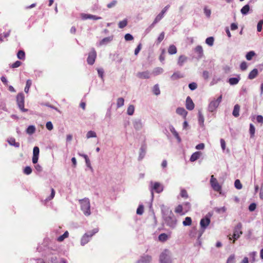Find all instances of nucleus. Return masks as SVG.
Listing matches in <instances>:
<instances>
[{
    "instance_id": "60",
    "label": "nucleus",
    "mask_w": 263,
    "mask_h": 263,
    "mask_svg": "<svg viewBox=\"0 0 263 263\" xmlns=\"http://www.w3.org/2000/svg\"><path fill=\"white\" fill-rule=\"evenodd\" d=\"M215 211L218 213L225 212L226 211V208L225 206H223L222 208H215Z\"/></svg>"
},
{
    "instance_id": "21",
    "label": "nucleus",
    "mask_w": 263,
    "mask_h": 263,
    "mask_svg": "<svg viewBox=\"0 0 263 263\" xmlns=\"http://www.w3.org/2000/svg\"><path fill=\"white\" fill-rule=\"evenodd\" d=\"M8 143L15 147H18L20 146V143L15 142V140L14 138H10L7 140Z\"/></svg>"
},
{
    "instance_id": "46",
    "label": "nucleus",
    "mask_w": 263,
    "mask_h": 263,
    "mask_svg": "<svg viewBox=\"0 0 263 263\" xmlns=\"http://www.w3.org/2000/svg\"><path fill=\"white\" fill-rule=\"evenodd\" d=\"M159 240L161 241H165L167 239V235L165 233H162L158 237Z\"/></svg>"
},
{
    "instance_id": "5",
    "label": "nucleus",
    "mask_w": 263,
    "mask_h": 263,
    "mask_svg": "<svg viewBox=\"0 0 263 263\" xmlns=\"http://www.w3.org/2000/svg\"><path fill=\"white\" fill-rule=\"evenodd\" d=\"M167 212L169 213V215L168 216H165L164 215V220L167 225L170 227H174L176 224V220L171 211L167 210Z\"/></svg>"
},
{
    "instance_id": "59",
    "label": "nucleus",
    "mask_w": 263,
    "mask_h": 263,
    "mask_svg": "<svg viewBox=\"0 0 263 263\" xmlns=\"http://www.w3.org/2000/svg\"><path fill=\"white\" fill-rule=\"evenodd\" d=\"M117 3V1L116 0H114L110 3L108 4L107 7L108 8H111L114 7Z\"/></svg>"
},
{
    "instance_id": "16",
    "label": "nucleus",
    "mask_w": 263,
    "mask_h": 263,
    "mask_svg": "<svg viewBox=\"0 0 263 263\" xmlns=\"http://www.w3.org/2000/svg\"><path fill=\"white\" fill-rule=\"evenodd\" d=\"M210 219L209 218L201 219L200 222L201 227L203 229H205L210 224Z\"/></svg>"
},
{
    "instance_id": "12",
    "label": "nucleus",
    "mask_w": 263,
    "mask_h": 263,
    "mask_svg": "<svg viewBox=\"0 0 263 263\" xmlns=\"http://www.w3.org/2000/svg\"><path fill=\"white\" fill-rule=\"evenodd\" d=\"M40 153L39 148L37 146H35L33 150V157H32V162L34 164L37 163L39 159V155Z\"/></svg>"
},
{
    "instance_id": "42",
    "label": "nucleus",
    "mask_w": 263,
    "mask_h": 263,
    "mask_svg": "<svg viewBox=\"0 0 263 263\" xmlns=\"http://www.w3.org/2000/svg\"><path fill=\"white\" fill-rule=\"evenodd\" d=\"M183 207L184 208V210L185 211V212H187L189 211L191 209V204L189 202H186L183 203L182 205Z\"/></svg>"
},
{
    "instance_id": "38",
    "label": "nucleus",
    "mask_w": 263,
    "mask_h": 263,
    "mask_svg": "<svg viewBox=\"0 0 263 263\" xmlns=\"http://www.w3.org/2000/svg\"><path fill=\"white\" fill-rule=\"evenodd\" d=\"M153 92L156 95H159L160 93V90L158 84H156L154 86L153 88Z\"/></svg>"
},
{
    "instance_id": "64",
    "label": "nucleus",
    "mask_w": 263,
    "mask_h": 263,
    "mask_svg": "<svg viewBox=\"0 0 263 263\" xmlns=\"http://www.w3.org/2000/svg\"><path fill=\"white\" fill-rule=\"evenodd\" d=\"M256 208V204H255V203H251V204L249 205V210H250V211L252 212V211H254L255 210Z\"/></svg>"
},
{
    "instance_id": "37",
    "label": "nucleus",
    "mask_w": 263,
    "mask_h": 263,
    "mask_svg": "<svg viewBox=\"0 0 263 263\" xmlns=\"http://www.w3.org/2000/svg\"><path fill=\"white\" fill-rule=\"evenodd\" d=\"M214 41V39L212 36L209 37L205 40L206 44H207L208 45H209L210 46H212L213 45Z\"/></svg>"
},
{
    "instance_id": "10",
    "label": "nucleus",
    "mask_w": 263,
    "mask_h": 263,
    "mask_svg": "<svg viewBox=\"0 0 263 263\" xmlns=\"http://www.w3.org/2000/svg\"><path fill=\"white\" fill-rule=\"evenodd\" d=\"M81 18L83 20H87V19H92L93 20H99L102 18L101 17L97 16L96 15L86 14V13H81L80 14Z\"/></svg>"
},
{
    "instance_id": "41",
    "label": "nucleus",
    "mask_w": 263,
    "mask_h": 263,
    "mask_svg": "<svg viewBox=\"0 0 263 263\" xmlns=\"http://www.w3.org/2000/svg\"><path fill=\"white\" fill-rule=\"evenodd\" d=\"M32 84L31 81L30 80H28L26 82V85L24 89V91L26 93H28L29 90V88Z\"/></svg>"
},
{
    "instance_id": "36",
    "label": "nucleus",
    "mask_w": 263,
    "mask_h": 263,
    "mask_svg": "<svg viewBox=\"0 0 263 263\" xmlns=\"http://www.w3.org/2000/svg\"><path fill=\"white\" fill-rule=\"evenodd\" d=\"M127 25V20L124 19L122 21H120L118 23V26L120 28H123L126 27Z\"/></svg>"
},
{
    "instance_id": "8",
    "label": "nucleus",
    "mask_w": 263,
    "mask_h": 263,
    "mask_svg": "<svg viewBox=\"0 0 263 263\" xmlns=\"http://www.w3.org/2000/svg\"><path fill=\"white\" fill-rule=\"evenodd\" d=\"M210 183L212 189L216 191L220 192L221 190V186L218 182V181L214 175H212L210 179Z\"/></svg>"
},
{
    "instance_id": "20",
    "label": "nucleus",
    "mask_w": 263,
    "mask_h": 263,
    "mask_svg": "<svg viewBox=\"0 0 263 263\" xmlns=\"http://www.w3.org/2000/svg\"><path fill=\"white\" fill-rule=\"evenodd\" d=\"M258 70L256 68H254L249 73L248 78L250 80L254 79L258 75Z\"/></svg>"
},
{
    "instance_id": "54",
    "label": "nucleus",
    "mask_w": 263,
    "mask_h": 263,
    "mask_svg": "<svg viewBox=\"0 0 263 263\" xmlns=\"http://www.w3.org/2000/svg\"><path fill=\"white\" fill-rule=\"evenodd\" d=\"M262 25H263V20H260L257 25V31L260 32L261 31Z\"/></svg>"
},
{
    "instance_id": "50",
    "label": "nucleus",
    "mask_w": 263,
    "mask_h": 263,
    "mask_svg": "<svg viewBox=\"0 0 263 263\" xmlns=\"http://www.w3.org/2000/svg\"><path fill=\"white\" fill-rule=\"evenodd\" d=\"M144 212V207L142 205H140L137 209V214L142 215Z\"/></svg>"
},
{
    "instance_id": "45",
    "label": "nucleus",
    "mask_w": 263,
    "mask_h": 263,
    "mask_svg": "<svg viewBox=\"0 0 263 263\" xmlns=\"http://www.w3.org/2000/svg\"><path fill=\"white\" fill-rule=\"evenodd\" d=\"M164 32H161L157 40V44H159L164 39Z\"/></svg>"
},
{
    "instance_id": "52",
    "label": "nucleus",
    "mask_w": 263,
    "mask_h": 263,
    "mask_svg": "<svg viewBox=\"0 0 263 263\" xmlns=\"http://www.w3.org/2000/svg\"><path fill=\"white\" fill-rule=\"evenodd\" d=\"M81 156H82L85 159L87 166L88 167H90V162L88 156L85 154L81 155Z\"/></svg>"
},
{
    "instance_id": "34",
    "label": "nucleus",
    "mask_w": 263,
    "mask_h": 263,
    "mask_svg": "<svg viewBox=\"0 0 263 263\" xmlns=\"http://www.w3.org/2000/svg\"><path fill=\"white\" fill-rule=\"evenodd\" d=\"M239 81V78H231L229 80V82L231 85H236L237 84Z\"/></svg>"
},
{
    "instance_id": "57",
    "label": "nucleus",
    "mask_w": 263,
    "mask_h": 263,
    "mask_svg": "<svg viewBox=\"0 0 263 263\" xmlns=\"http://www.w3.org/2000/svg\"><path fill=\"white\" fill-rule=\"evenodd\" d=\"M189 87L190 88V89L191 90H194L197 88V85L196 83L193 82V83L189 84Z\"/></svg>"
},
{
    "instance_id": "26",
    "label": "nucleus",
    "mask_w": 263,
    "mask_h": 263,
    "mask_svg": "<svg viewBox=\"0 0 263 263\" xmlns=\"http://www.w3.org/2000/svg\"><path fill=\"white\" fill-rule=\"evenodd\" d=\"M249 132L250 134V137L251 138H254L255 133V128L253 124H250Z\"/></svg>"
},
{
    "instance_id": "58",
    "label": "nucleus",
    "mask_w": 263,
    "mask_h": 263,
    "mask_svg": "<svg viewBox=\"0 0 263 263\" xmlns=\"http://www.w3.org/2000/svg\"><path fill=\"white\" fill-rule=\"evenodd\" d=\"M125 40L127 41H132L133 40V36L129 33H127L124 36Z\"/></svg>"
},
{
    "instance_id": "27",
    "label": "nucleus",
    "mask_w": 263,
    "mask_h": 263,
    "mask_svg": "<svg viewBox=\"0 0 263 263\" xmlns=\"http://www.w3.org/2000/svg\"><path fill=\"white\" fill-rule=\"evenodd\" d=\"M192 219L190 217H186L182 223L184 226H190L192 224Z\"/></svg>"
},
{
    "instance_id": "18",
    "label": "nucleus",
    "mask_w": 263,
    "mask_h": 263,
    "mask_svg": "<svg viewBox=\"0 0 263 263\" xmlns=\"http://www.w3.org/2000/svg\"><path fill=\"white\" fill-rule=\"evenodd\" d=\"M176 112L177 114L182 116L183 118H185L187 112L185 110V109L183 107H178L176 109Z\"/></svg>"
},
{
    "instance_id": "9",
    "label": "nucleus",
    "mask_w": 263,
    "mask_h": 263,
    "mask_svg": "<svg viewBox=\"0 0 263 263\" xmlns=\"http://www.w3.org/2000/svg\"><path fill=\"white\" fill-rule=\"evenodd\" d=\"M96 57V51L94 49H92L88 54V56L87 59V63L90 65H93L95 62Z\"/></svg>"
},
{
    "instance_id": "63",
    "label": "nucleus",
    "mask_w": 263,
    "mask_h": 263,
    "mask_svg": "<svg viewBox=\"0 0 263 263\" xmlns=\"http://www.w3.org/2000/svg\"><path fill=\"white\" fill-rule=\"evenodd\" d=\"M257 122L262 124L263 123V117L261 115H258L256 117Z\"/></svg>"
},
{
    "instance_id": "6",
    "label": "nucleus",
    "mask_w": 263,
    "mask_h": 263,
    "mask_svg": "<svg viewBox=\"0 0 263 263\" xmlns=\"http://www.w3.org/2000/svg\"><path fill=\"white\" fill-rule=\"evenodd\" d=\"M160 263H171L170 252L168 250H165L160 255Z\"/></svg>"
},
{
    "instance_id": "4",
    "label": "nucleus",
    "mask_w": 263,
    "mask_h": 263,
    "mask_svg": "<svg viewBox=\"0 0 263 263\" xmlns=\"http://www.w3.org/2000/svg\"><path fill=\"white\" fill-rule=\"evenodd\" d=\"M222 96L221 95L217 99L212 100L209 104L208 109L210 112H213L218 107L220 103L221 102Z\"/></svg>"
},
{
    "instance_id": "61",
    "label": "nucleus",
    "mask_w": 263,
    "mask_h": 263,
    "mask_svg": "<svg viewBox=\"0 0 263 263\" xmlns=\"http://www.w3.org/2000/svg\"><path fill=\"white\" fill-rule=\"evenodd\" d=\"M164 53H165V50L164 49H163L162 50V52H161V54L159 56V60L162 62L164 61V59H165V56H164Z\"/></svg>"
},
{
    "instance_id": "24",
    "label": "nucleus",
    "mask_w": 263,
    "mask_h": 263,
    "mask_svg": "<svg viewBox=\"0 0 263 263\" xmlns=\"http://www.w3.org/2000/svg\"><path fill=\"white\" fill-rule=\"evenodd\" d=\"M187 57L185 55H180L179 56L178 60V64L181 66L183 65V64L186 61Z\"/></svg>"
},
{
    "instance_id": "48",
    "label": "nucleus",
    "mask_w": 263,
    "mask_h": 263,
    "mask_svg": "<svg viewBox=\"0 0 263 263\" xmlns=\"http://www.w3.org/2000/svg\"><path fill=\"white\" fill-rule=\"evenodd\" d=\"M234 185L235 187L238 190L242 189V184L239 179H237L235 181Z\"/></svg>"
},
{
    "instance_id": "19",
    "label": "nucleus",
    "mask_w": 263,
    "mask_h": 263,
    "mask_svg": "<svg viewBox=\"0 0 263 263\" xmlns=\"http://www.w3.org/2000/svg\"><path fill=\"white\" fill-rule=\"evenodd\" d=\"M184 208L182 205L179 204L177 206L175 209V212L176 213H178L180 214L181 215H183L185 214V211L183 212Z\"/></svg>"
},
{
    "instance_id": "7",
    "label": "nucleus",
    "mask_w": 263,
    "mask_h": 263,
    "mask_svg": "<svg viewBox=\"0 0 263 263\" xmlns=\"http://www.w3.org/2000/svg\"><path fill=\"white\" fill-rule=\"evenodd\" d=\"M242 227V224L240 222H239L235 226L233 235V237L234 238L233 243H234L235 240L237 239L240 237V235L242 234V232L241 231Z\"/></svg>"
},
{
    "instance_id": "17",
    "label": "nucleus",
    "mask_w": 263,
    "mask_h": 263,
    "mask_svg": "<svg viewBox=\"0 0 263 263\" xmlns=\"http://www.w3.org/2000/svg\"><path fill=\"white\" fill-rule=\"evenodd\" d=\"M202 153L201 152H196L194 153L190 157V161L191 162H194L198 159L201 156Z\"/></svg>"
},
{
    "instance_id": "35",
    "label": "nucleus",
    "mask_w": 263,
    "mask_h": 263,
    "mask_svg": "<svg viewBox=\"0 0 263 263\" xmlns=\"http://www.w3.org/2000/svg\"><path fill=\"white\" fill-rule=\"evenodd\" d=\"M124 100L123 98H119L117 101V108H120L124 105Z\"/></svg>"
},
{
    "instance_id": "31",
    "label": "nucleus",
    "mask_w": 263,
    "mask_h": 263,
    "mask_svg": "<svg viewBox=\"0 0 263 263\" xmlns=\"http://www.w3.org/2000/svg\"><path fill=\"white\" fill-rule=\"evenodd\" d=\"M35 131V127L33 125H30L26 129V132L29 135L33 134Z\"/></svg>"
},
{
    "instance_id": "39",
    "label": "nucleus",
    "mask_w": 263,
    "mask_h": 263,
    "mask_svg": "<svg viewBox=\"0 0 263 263\" xmlns=\"http://www.w3.org/2000/svg\"><path fill=\"white\" fill-rule=\"evenodd\" d=\"M182 77L183 76L181 74V73L179 72H175L171 76L172 79L174 80Z\"/></svg>"
},
{
    "instance_id": "33",
    "label": "nucleus",
    "mask_w": 263,
    "mask_h": 263,
    "mask_svg": "<svg viewBox=\"0 0 263 263\" xmlns=\"http://www.w3.org/2000/svg\"><path fill=\"white\" fill-rule=\"evenodd\" d=\"M112 40V36L105 37L100 41V44L101 45H104V44H106V43H108V42H110Z\"/></svg>"
},
{
    "instance_id": "2",
    "label": "nucleus",
    "mask_w": 263,
    "mask_h": 263,
    "mask_svg": "<svg viewBox=\"0 0 263 263\" xmlns=\"http://www.w3.org/2000/svg\"><path fill=\"white\" fill-rule=\"evenodd\" d=\"M81 210L85 215H89L90 214V203L88 199H84L80 200Z\"/></svg>"
},
{
    "instance_id": "11",
    "label": "nucleus",
    "mask_w": 263,
    "mask_h": 263,
    "mask_svg": "<svg viewBox=\"0 0 263 263\" xmlns=\"http://www.w3.org/2000/svg\"><path fill=\"white\" fill-rule=\"evenodd\" d=\"M153 191H155L156 193H159L163 191V187L159 182H155L151 189L152 196H153Z\"/></svg>"
},
{
    "instance_id": "51",
    "label": "nucleus",
    "mask_w": 263,
    "mask_h": 263,
    "mask_svg": "<svg viewBox=\"0 0 263 263\" xmlns=\"http://www.w3.org/2000/svg\"><path fill=\"white\" fill-rule=\"evenodd\" d=\"M21 65H22V62L19 61H17L15 62L14 63H13L11 65L10 67L12 68H17V67H20Z\"/></svg>"
},
{
    "instance_id": "49",
    "label": "nucleus",
    "mask_w": 263,
    "mask_h": 263,
    "mask_svg": "<svg viewBox=\"0 0 263 263\" xmlns=\"http://www.w3.org/2000/svg\"><path fill=\"white\" fill-rule=\"evenodd\" d=\"M180 195L182 198H187L189 196L187 191L185 189H182L180 192Z\"/></svg>"
},
{
    "instance_id": "1",
    "label": "nucleus",
    "mask_w": 263,
    "mask_h": 263,
    "mask_svg": "<svg viewBox=\"0 0 263 263\" xmlns=\"http://www.w3.org/2000/svg\"><path fill=\"white\" fill-rule=\"evenodd\" d=\"M99 231V229L98 228L93 229L92 230L88 232L85 233L81 238V244L82 246H84L87 243H88L91 238Z\"/></svg>"
},
{
    "instance_id": "23",
    "label": "nucleus",
    "mask_w": 263,
    "mask_h": 263,
    "mask_svg": "<svg viewBox=\"0 0 263 263\" xmlns=\"http://www.w3.org/2000/svg\"><path fill=\"white\" fill-rule=\"evenodd\" d=\"M177 49L176 47L174 45H171L168 47V52L170 54H174L177 53Z\"/></svg>"
},
{
    "instance_id": "62",
    "label": "nucleus",
    "mask_w": 263,
    "mask_h": 263,
    "mask_svg": "<svg viewBox=\"0 0 263 263\" xmlns=\"http://www.w3.org/2000/svg\"><path fill=\"white\" fill-rule=\"evenodd\" d=\"M46 127L49 130H51L53 129V125L51 122H47L46 124Z\"/></svg>"
},
{
    "instance_id": "55",
    "label": "nucleus",
    "mask_w": 263,
    "mask_h": 263,
    "mask_svg": "<svg viewBox=\"0 0 263 263\" xmlns=\"http://www.w3.org/2000/svg\"><path fill=\"white\" fill-rule=\"evenodd\" d=\"M32 172V169L30 166H26L25 167L24 170V174L26 175H29Z\"/></svg>"
},
{
    "instance_id": "56",
    "label": "nucleus",
    "mask_w": 263,
    "mask_h": 263,
    "mask_svg": "<svg viewBox=\"0 0 263 263\" xmlns=\"http://www.w3.org/2000/svg\"><path fill=\"white\" fill-rule=\"evenodd\" d=\"M235 262V256L234 255H231L228 258L227 263H234Z\"/></svg>"
},
{
    "instance_id": "43",
    "label": "nucleus",
    "mask_w": 263,
    "mask_h": 263,
    "mask_svg": "<svg viewBox=\"0 0 263 263\" xmlns=\"http://www.w3.org/2000/svg\"><path fill=\"white\" fill-rule=\"evenodd\" d=\"M255 53L253 51L249 52L246 55L247 60H251L252 58L255 55Z\"/></svg>"
},
{
    "instance_id": "40",
    "label": "nucleus",
    "mask_w": 263,
    "mask_h": 263,
    "mask_svg": "<svg viewBox=\"0 0 263 263\" xmlns=\"http://www.w3.org/2000/svg\"><path fill=\"white\" fill-rule=\"evenodd\" d=\"M195 51L199 54V56L201 57L203 55V49L202 47L199 45L195 48Z\"/></svg>"
},
{
    "instance_id": "3",
    "label": "nucleus",
    "mask_w": 263,
    "mask_h": 263,
    "mask_svg": "<svg viewBox=\"0 0 263 263\" xmlns=\"http://www.w3.org/2000/svg\"><path fill=\"white\" fill-rule=\"evenodd\" d=\"M16 102L19 108L23 112L28 111L27 109L24 108L25 97L23 93H18L16 96Z\"/></svg>"
},
{
    "instance_id": "14",
    "label": "nucleus",
    "mask_w": 263,
    "mask_h": 263,
    "mask_svg": "<svg viewBox=\"0 0 263 263\" xmlns=\"http://www.w3.org/2000/svg\"><path fill=\"white\" fill-rule=\"evenodd\" d=\"M137 76L141 79H147L150 78V73L148 71L139 72L137 73Z\"/></svg>"
},
{
    "instance_id": "13",
    "label": "nucleus",
    "mask_w": 263,
    "mask_h": 263,
    "mask_svg": "<svg viewBox=\"0 0 263 263\" xmlns=\"http://www.w3.org/2000/svg\"><path fill=\"white\" fill-rule=\"evenodd\" d=\"M185 106L186 108L189 110H192L194 108V103H193L190 97H187L186 99Z\"/></svg>"
},
{
    "instance_id": "32",
    "label": "nucleus",
    "mask_w": 263,
    "mask_h": 263,
    "mask_svg": "<svg viewBox=\"0 0 263 263\" xmlns=\"http://www.w3.org/2000/svg\"><path fill=\"white\" fill-rule=\"evenodd\" d=\"M68 235L69 233L68 231H66L63 235H61L58 238L57 240L58 241L61 242L63 241L65 238H67Z\"/></svg>"
},
{
    "instance_id": "15",
    "label": "nucleus",
    "mask_w": 263,
    "mask_h": 263,
    "mask_svg": "<svg viewBox=\"0 0 263 263\" xmlns=\"http://www.w3.org/2000/svg\"><path fill=\"white\" fill-rule=\"evenodd\" d=\"M152 260V257L148 255L142 256L137 263H149Z\"/></svg>"
},
{
    "instance_id": "29",
    "label": "nucleus",
    "mask_w": 263,
    "mask_h": 263,
    "mask_svg": "<svg viewBox=\"0 0 263 263\" xmlns=\"http://www.w3.org/2000/svg\"><path fill=\"white\" fill-rule=\"evenodd\" d=\"M250 10V6L249 5H246L241 9L240 11L242 14H247Z\"/></svg>"
},
{
    "instance_id": "53",
    "label": "nucleus",
    "mask_w": 263,
    "mask_h": 263,
    "mask_svg": "<svg viewBox=\"0 0 263 263\" xmlns=\"http://www.w3.org/2000/svg\"><path fill=\"white\" fill-rule=\"evenodd\" d=\"M163 71V70L162 68L157 67L154 69V73H155V75H158L162 73Z\"/></svg>"
},
{
    "instance_id": "25",
    "label": "nucleus",
    "mask_w": 263,
    "mask_h": 263,
    "mask_svg": "<svg viewBox=\"0 0 263 263\" xmlns=\"http://www.w3.org/2000/svg\"><path fill=\"white\" fill-rule=\"evenodd\" d=\"M163 14L161 12L156 17L153 23L151 25L152 26H154L156 24H157L158 22H159L163 17Z\"/></svg>"
},
{
    "instance_id": "28",
    "label": "nucleus",
    "mask_w": 263,
    "mask_h": 263,
    "mask_svg": "<svg viewBox=\"0 0 263 263\" xmlns=\"http://www.w3.org/2000/svg\"><path fill=\"white\" fill-rule=\"evenodd\" d=\"M17 58L22 60H24L25 59V53L23 50H19L17 53Z\"/></svg>"
},
{
    "instance_id": "44",
    "label": "nucleus",
    "mask_w": 263,
    "mask_h": 263,
    "mask_svg": "<svg viewBox=\"0 0 263 263\" xmlns=\"http://www.w3.org/2000/svg\"><path fill=\"white\" fill-rule=\"evenodd\" d=\"M97 137L96 133L92 130L89 131L86 135L87 138L89 139L90 138H95Z\"/></svg>"
},
{
    "instance_id": "30",
    "label": "nucleus",
    "mask_w": 263,
    "mask_h": 263,
    "mask_svg": "<svg viewBox=\"0 0 263 263\" xmlns=\"http://www.w3.org/2000/svg\"><path fill=\"white\" fill-rule=\"evenodd\" d=\"M135 111V107L133 105H130L128 106L127 109V114L129 115L132 116L134 114Z\"/></svg>"
},
{
    "instance_id": "22",
    "label": "nucleus",
    "mask_w": 263,
    "mask_h": 263,
    "mask_svg": "<svg viewBox=\"0 0 263 263\" xmlns=\"http://www.w3.org/2000/svg\"><path fill=\"white\" fill-rule=\"evenodd\" d=\"M240 106L238 104H236L234 106V109L233 111V115L235 117H237L239 116Z\"/></svg>"
},
{
    "instance_id": "47",
    "label": "nucleus",
    "mask_w": 263,
    "mask_h": 263,
    "mask_svg": "<svg viewBox=\"0 0 263 263\" xmlns=\"http://www.w3.org/2000/svg\"><path fill=\"white\" fill-rule=\"evenodd\" d=\"M51 194H50V196H49L48 198H47L45 200V201L47 202L48 201H50L54 198V195H55V191L53 188H52L51 190Z\"/></svg>"
}]
</instances>
